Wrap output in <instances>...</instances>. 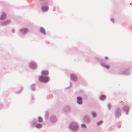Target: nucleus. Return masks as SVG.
<instances>
[{
	"mask_svg": "<svg viewBox=\"0 0 132 132\" xmlns=\"http://www.w3.org/2000/svg\"><path fill=\"white\" fill-rule=\"evenodd\" d=\"M105 66L107 68H109L110 67V66L108 65H106Z\"/></svg>",
	"mask_w": 132,
	"mask_h": 132,
	"instance_id": "4468645a",
	"label": "nucleus"
},
{
	"mask_svg": "<svg viewBox=\"0 0 132 132\" xmlns=\"http://www.w3.org/2000/svg\"><path fill=\"white\" fill-rule=\"evenodd\" d=\"M42 10L44 11H46L48 10V8L47 6H43L42 7Z\"/></svg>",
	"mask_w": 132,
	"mask_h": 132,
	"instance_id": "20e7f679",
	"label": "nucleus"
},
{
	"mask_svg": "<svg viewBox=\"0 0 132 132\" xmlns=\"http://www.w3.org/2000/svg\"><path fill=\"white\" fill-rule=\"evenodd\" d=\"M105 58V59H108V57H106Z\"/></svg>",
	"mask_w": 132,
	"mask_h": 132,
	"instance_id": "dca6fc26",
	"label": "nucleus"
},
{
	"mask_svg": "<svg viewBox=\"0 0 132 132\" xmlns=\"http://www.w3.org/2000/svg\"><path fill=\"white\" fill-rule=\"evenodd\" d=\"M77 99L78 100L77 101L78 103L80 104H81L82 103L81 98L80 97H77Z\"/></svg>",
	"mask_w": 132,
	"mask_h": 132,
	"instance_id": "7ed1b4c3",
	"label": "nucleus"
},
{
	"mask_svg": "<svg viewBox=\"0 0 132 132\" xmlns=\"http://www.w3.org/2000/svg\"><path fill=\"white\" fill-rule=\"evenodd\" d=\"M39 121L40 122H42L43 121V120L42 118L40 117H39L38 118Z\"/></svg>",
	"mask_w": 132,
	"mask_h": 132,
	"instance_id": "9b49d317",
	"label": "nucleus"
},
{
	"mask_svg": "<svg viewBox=\"0 0 132 132\" xmlns=\"http://www.w3.org/2000/svg\"><path fill=\"white\" fill-rule=\"evenodd\" d=\"M28 31V29L27 28L23 29L21 30V31L23 34L25 33Z\"/></svg>",
	"mask_w": 132,
	"mask_h": 132,
	"instance_id": "39448f33",
	"label": "nucleus"
},
{
	"mask_svg": "<svg viewBox=\"0 0 132 132\" xmlns=\"http://www.w3.org/2000/svg\"><path fill=\"white\" fill-rule=\"evenodd\" d=\"M48 74L47 71H43L42 72V74L44 75H47Z\"/></svg>",
	"mask_w": 132,
	"mask_h": 132,
	"instance_id": "423d86ee",
	"label": "nucleus"
},
{
	"mask_svg": "<svg viewBox=\"0 0 132 132\" xmlns=\"http://www.w3.org/2000/svg\"><path fill=\"white\" fill-rule=\"evenodd\" d=\"M40 32L42 33L45 34V31L44 29L42 28H41L40 30Z\"/></svg>",
	"mask_w": 132,
	"mask_h": 132,
	"instance_id": "6e6552de",
	"label": "nucleus"
},
{
	"mask_svg": "<svg viewBox=\"0 0 132 132\" xmlns=\"http://www.w3.org/2000/svg\"><path fill=\"white\" fill-rule=\"evenodd\" d=\"M106 98V97L104 95H102L100 97V98L101 100H103L105 99Z\"/></svg>",
	"mask_w": 132,
	"mask_h": 132,
	"instance_id": "1a4fd4ad",
	"label": "nucleus"
},
{
	"mask_svg": "<svg viewBox=\"0 0 132 132\" xmlns=\"http://www.w3.org/2000/svg\"><path fill=\"white\" fill-rule=\"evenodd\" d=\"M49 80V79L47 77H41L39 78V80L42 82H46L48 81Z\"/></svg>",
	"mask_w": 132,
	"mask_h": 132,
	"instance_id": "f257e3e1",
	"label": "nucleus"
},
{
	"mask_svg": "<svg viewBox=\"0 0 132 132\" xmlns=\"http://www.w3.org/2000/svg\"><path fill=\"white\" fill-rule=\"evenodd\" d=\"M6 14L4 13H3L2 15L1 16V19H3L5 17Z\"/></svg>",
	"mask_w": 132,
	"mask_h": 132,
	"instance_id": "0eeeda50",
	"label": "nucleus"
},
{
	"mask_svg": "<svg viewBox=\"0 0 132 132\" xmlns=\"http://www.w3.org/2000/svg\"><path fill=\"white\" fill-rule=\"evenodd\" d=\"M36 126L37 128H40L42 127V125L40 124H38L36 125Z\"/></svg>",
	"mask_w": 132,
	"mask_h": 132,
	"instance_id": "9d476101",
	"label": "nucleus"
},
{
	"mask_svg": "<svg viewBox=\"0 0 132 132\" xmlns=\"http://www.w3.org/2000/svg\"><path fill=\"white\" fill-rule=\"evenodd\" d=\"M71 79L74 81H75L77 79V77L74 74L71 75Z\"/></svg>",
	"mask_w": 132,
	"mask_h": 132,
	"instance_id": "f03ea898",
	"label": "nucleus"
},
{
	"mask_svg": "<svg viewBox=\"0 0 132 132\" xmlns=\"http://www.w3.org/2000/svg\"><path fill=\"white\" fill-rule=\"evenodd\" d=\"M92 115L94 117H95L96 116V113H94V112H93L92 113Z\"/></svg>",
	"mask_w": 132,
	"mask_h": 132,
	"instance_id": "f8f14e48",
	"label": "nucleus"
},
{
	"mask_svg": "<svg viewBox=\"0 0 132 132\" xmlns=\"http://www.w3.org/2000/svg\"><path fill=\"white\" fill-rule=\"evenodd\" d=\"M81 126L84 128H85L86 127V126L84 125V124H82L81 125Z\"/></svg>",
	"mask_w": 132,
	"mask_h": 132,
	"instance_id": "2eb2a0df",
	"label": "nucleus"
},
{
	"mask_svg": "<svg viewBox=\"0 0 132 132\" xmlns=\"http://www.w3.org/2000/svg\"><path fill=\"white\" fill-rule=\"evenodd\" d=\"M102 123V121H100L97 124L98 125H100L101 123Z\"/></svg>",
	"mask_w": 132,
	"mask_h": 132,
	"instance_id": "ddd939ff",
	"label": "nucleus"
}]
</instances>
